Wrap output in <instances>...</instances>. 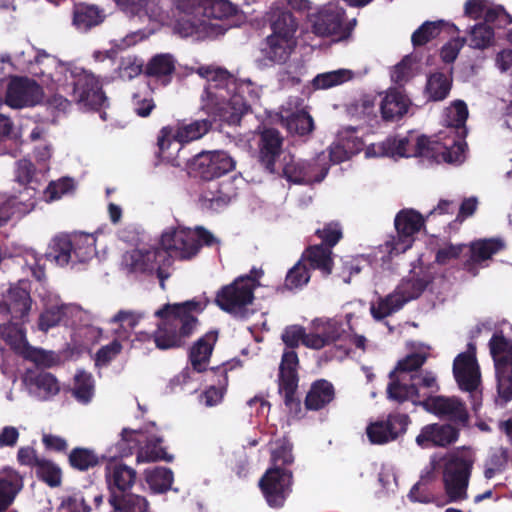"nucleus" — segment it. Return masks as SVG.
Wrapping results in <instances>:
<instances>
[{
	"label": "nucleus",
	"instance_id": "nucleus-20",
	"mask_svg": "<svg viewBox=\"0 0 512 512\" xmlns=\"http://www.w3.org/2000/svg\"><path fill=\"white\" fill-rule=\"evenodd\" d=\"M328 170L329 167L318 160H295L290 157V160L286 161L283 166L282 175L287 181L294 184L310 185L322 182L327 176Z\"/></svg>",
	"mask_w": 512,
	"mask_h": 512
},
{
	"label": "nucleus",
	"instance_id": "nucleus-12",
	"mask_svg": "<svg viewBox=\"0 0 512 512\" xmlns=\"http://www.w3.org/2000/svg\"><path fill=\"white\" fill-rule=\"evenodd\" d=\"M294 483L290 469L268 468L259 480L260 491L270 508L284 507Z\"/></svg>",
	"mask_w": 512,
	"mask_h": 512
},
{
	"label": "nucleus",
	"instance_id": "nucleus-60",
	"mask_svg": "<svg viewBox=\"0 0 512 512\" xmlns=\"http://www.w3.org/2000/svg\"><path fill=\"white\" fill-rule=\"evenodd\" d=\"M315 236L321 240L320 244L330 250L343 238L342 227L338 221L325 223L322 228L315 231Z\"/></svg>",
	"mask_w": 512,
	"mask_h": 512
},
{
	"label": "nucleus",
	"instance_id": "nucleus-46",
	"mask_svg": "<svg viewBox=\"0 0 512 512\" xmlns=\"http://www.w3.org/2000/svg\"><path fill=\"white\" fill-rule=\"evenodd\" d=\"M494 367L497 393L506 404L512 400V366L506 360H499Z\"/></svg>",
	"mask_w": 512,
	"mask_h": 512
},
{
	"label": "nucleus",
	"instance_id": "nucleus-16",
	"mask_svg": "<svg viewBox=\"0 0 512 512\" xmlns=\"http://www.w3.org/2000/svg\"><path fill=\"white\" fill-rule=\"evenodd\" d=\"M94 238L91 235L76 237L56 236L46 252L47 259L54 260L58 265H67L74 254L80 261L94 253Z\"/></svg>",
	"mask_w": 512,
	"mask_h": 512
},
{
	"label": "nucleus",
	"instance_id": "nucleus-11",
	"mask_svg": "<svg viewBox=\"0 0 512 512\" xmlns=\"http://www.w3.org/2000/svg\"><path fill=\"white\" fill-rule=\"evenodd\" d=\"M211 127L212 121L209 119L195 120L189 124H182L175 132L169 126L163 127L157 139L158 157L167 162H172L174 166H179V163H174L176 159L171 154H166L173 142L183 144L198 140L207 134Z\"/></svg>",
	"mask_w": 512,
	"mask_h": 512
},
{
	"label": "nucleus",
	"instance_id": "nucleus-40",
	"mask_svg": "<svg viewBox=\"0 0 512 512\" xmlns=\"http://www.w3.org/2000/svg\"><path fill=\"white\" fill-rule=\"evenodd\" d=\"M110 512H147L149 503L145 497L131 491L109 495Z\"/></svg>",
	"mask_w": 512,
	"mask_h": 512
},
{
	"label": "nucleus",
	"instance_id": "nucleus-59",
	"mask_svg": "<svg viewBox=\"0 0 512 512\" xmlns=\"http://www.w3.org/2000/svg\"><path fill=\"white\" fill-rule=\"evenodd\" d=\"M292 444L285 439L276 442V448L271 452V466L269 468L289 469L293 464Z\"/></svg>",
	"mask_w": 512,
	"mask_h": 512
},
{
	"label": "nucleus",
	"instance_id": "nucleus-21",
	"mask_svg": "<svg viewBox=\"0 0 512 512\" xmlns=\"http://www.w3.org/2000/svg\"><path fill=\"white\" fill-rule=\"evenodd\" d=\"M410 418L407 414L391 413L385 420L370 423L366 434L372 444L383 445L396 440L407 430Z\"/></svg>",
	"mask_w": 512,
	"mask_h": 512
},
{
	"label": "nucleus",
	"instance_id": "nucleus-25",
	"mask_svg": "<svg viewBox=\"0 0 512 512\" xmlns=\"http://www.w3.org/2000/svg\"><path fill=\"white\" fill-rule=\"evenodd\" d=\"M460 429L452 424L433 423L424 426L416 437V443L422 448L447 447L455 443Z\"/></svg>",
	"mask_w": 512,
	"mask_h": 512
},
{
	"label": "nucleus",
	"instance_id": "nucleus-63",
	"mask_svg": "<svg viewBox=\"0 0 512 512\" xmlns=\"http://www.w3.org/2000/svg\"><path fill=\"white\" fill-rule=\"evenodd\" d=\"M494 28L502 29L512 24V16L501 5L489 6L484 15V22Z\"/></svg>",
	"mask_w": 512,
	"mask_h": 512
},
{
	"label": "nucleus",
	"instance_id": "nucleus-56",
	"mask_svg": "<svg viewBox=\"0 0 512 512\" xmlns=\"http://www.w3.org/2000/svg\"><path fill=\"white\" fill-rule=\"evenodd\" d=\"M353 78V72L349 69H338L318 74L312 81L315 89H329L341 85Z\"/></svg>",
	"mask_w": 512,
	"mask_h": 512
},
{
	"label": "nucleus",
	"instance_id": "nucleus-62",
	"mask_svg": "<svg viewBox=\"0 0 512 512\" xmlns=\"http://www.w3.org/2000/svg\"><path fill=\"white\" fill-rule=\"evenodd\" d=\"M118 4L129 7L133 12L145 10L154 16H160L169 0H116Z\"/></svg>",
	"mask_w": 512,
	"mask_h": 512
},
{
	"label": "nucleus",
	"instance_id": "nucleus-27",
	"mask_svg": "<svg viewBox=\"0 0 512 512\" xmlns=\"http://www.w3.org/2000/svg\"><path fill=\"white\" fill-rule=\"evenodd\" d=\"M434 279V274L429 267H420L418 270H412L407 277H404L395 290L406 304L418 299L433 283Z\"/></svg>",
	"mask_w": 512,
	"mask_h": 512
},
{
	"label": "nucleus",
	"instance_id": "nucleus-39",
	"mask_svg": "<svg viewBox=\"0 0 512 512\" xmlns=\"http://www.w3.org/2000/svg\"><path fill=\"white\" fill-rule=\"evenodd\" d=\"M176 69V61L169 53L154 55L146 64L144 73L148 77L161 79L164 84L171 80Z\"/></svg>",
	"mask_w": 512,
	"mask_h": 512
},
{
	"label": "nucleus",
	"instance_id": "nucleus-18",
	"mask_svg": "<svg viewBox=\"0 0 512 512\" xmlns=\"http://www.w3.org/2000/svg\"><path fill=\"white\" fill-rule=\"evenodd\" d=\"M236 161L225 151L202 152L192 163L195 176L211 181L233 171Z\"/></svg>",
	"mask_w": 512,
	"mask_h": 512
},
{
	"label": "nucleus",
	"instance_id": "nucleus-22",
	"mask_svg": "<svg viewBox=\"0 0 512 512\" xmlns=\"http://www.w3.org/2000/svg\"><path fill=\"white\" fill-rule=\"evenodd\" d=\"M32 299L28 283L21 281L11 286L0 302V313L10 315L12 320L27 321Z\"/></svg>",
	"mask_w": 512,
	"mask_h": 512
},
{
	"label": "nucleus",
	"instance_id": "nucleus-7",
	"mask_svg": "<svg viewBox=\"0 0 512 512\" xmlns=\"http://www.w3.org/2000/svg\"><path fill=\"white\" fill-rule=\"evenodd\" d=\"M261 274V271L258 272L253 268L249 275L239 276L230 284L222 286L216 292L215 305L233 316L244 317L247 307L255 299L254 291L259 286Z\"/></svg>",
	"mask_w": 512,
	"mask_h": 512
},
{
	"label": "nucleus",
	"instance_id": "nucleus-6",
	"mask_svg": "<svg viewBox=\"0 0 512 512\" xmlns=\"http://www.w3.org/2000/svg\"><path fill=\"white\" fill-rule=\"evenodd\" d=\"M160 244L168 253L182 260L194 258L203 246L219 247L220 240L203 226L194 229L178 227L164 232Z\"/></svg>",
	"mask_w": 512,
	"mask_h": 512
},
{
	"label": "nucleus",
	"instance_id": "nucleus-43",
	"mask_svg": "<svg viewBox=\"0 0 512 512\" xmlns=\"http://www.w3.org/2000/svg\"><path fill=\"white\" fill-rule=\"evenodd\" d=\"M452 76L444 72H434L427 78L425 93L430 101H442L449 95L452 88Z\"/></svg>",
	"mask_w": 512,
	"mask_h": 512
},
{
	"label": "nucleus",
	"instance_id": "nucleus-47",
	"mask_svg": "<svg viewBox=\"0 0 512 512\" xmlns=\"http://www.w3.org/2000/svg\"><path fill=\"white\" fill-rule=\"evenodd\" d=\"M162 441V438L157 436L148 438L145 446L137 453V462H171L173 456L167 453L166 449L161 446Z\"/></svg>",
	"mask_w": 512,
	"mask_h": 512
},
{
	"label": "nucleus",
	"instance_id": "nucleus-48",
	"mask_svg": "<svg viewBox=\"0 0 512 512\" xmlns=\"http://www.w3.org/2000/svg\"><path fill=\"white\" fill-rule=\"evenodd\" d=\"M236 196L230 183H220L213 189H208L203 194V199L209 203V208L219 211L226 207Z\"/></svg>",
	"mask_w": 512,
	"mask_h": 512
},
{
	"label": "nucleus",
	"instance_id": "nucleus-2",
	"mask_svg": "<svg viewBox=\"0 0 512 512\" xmlns=\"http://www.w3.org/2000/svg\"><path fill=\"white\" fill-rule=\"evenodd\" d=\"M441 142L440 138L421 135L411 137H388L378 145L381 156L421 157L432 163H462L463 148L459 141L449 138Z\"/></svg>",
	"mask_w": 512,
	"mask_h": 512
},
{
	"label": "nucleus",
	"instance_id": "nucleus-54",
	"mask_svg": "<svg viewBox=\"0 0 512 512\" xmlns=\"http://www.w3.org/2000/svg\"><path fill=\"white\" fill-rule=\"evenodd\" d=\"M495 32L493 27L485 23L475 24L469 33V46L473 49L484 50L494 45Z\"/></svg>",
	"mask_w": 512,
	"mask_h": 512
},
{
	"label": "nucleus",
	"instance_id": "nucleus-15",
	"mask_svg": "<svg viewBox=\"0 0 512 512\" xmlns=\"http://www.w3.org/2000/svg\"><path fill=\"white\" fill-rule=\"evenodd\" d=\"M426 219L416 210H400L394 220L397 238L387 242L389 253L399 255L411 248L415 241V235L424 227Z\"/></svg>",
	"mask_w": 512,
	"mask_h": 512
},
{
	"label": "nucleus",
	"instance_id": "nucleus-64",
	"mask_svg": "<svg viewBox=\"0 0 512 512\" xmlns=\"http://www.w3.org/2000/svg\"><path fill=\"white\" fill-rule=\"evenodd\" d=\"M58 510L59 512H90L91 507L87 503L85 493L76 491L63 497Z\"/></svg>",
	"mask_w": 512,
	"mask_h": 512
},
{
	"label": "nucleus",
	"instance_id": "nucleus-33",
	"mask_svg": "<svg viewBox=\"0 0 512 512\" xmlns=\"http://www.w3.org/2000/svg\"><path fill=\"white\" fill-rule=\"evenodd\" d=\"M23 486V477L17 470L11 467L0 470V512L12 505Z\"/></svg>",
	"mask_w": 512,
	"mask_h": 512
},
{
	"label": "nucleus",
	"instance_id": "nucleus-50",
	"mask_svg": "<svg viewBox=\"0 0 512 512\" xmlns=\"http://www.w3.org/2000/svg\"><path fill=\"white\" fill-rule=\"evenodd\" d=\"M411 385L415 386L419 400H426L429 397H435L433 394L439 391V384L436 376L431 371L421 370L417 374H411L409 377Z\"/></svg>",
	"mask_w": 512,
	"mask_h": 512
},
{
	"label": "nucleus",
	"instance_id": "nucleus-3",
	"mask_svg": "<svg viewBox=\"0 0 512 512\" xmlns=\"http://www.w3.org/2000/svg\"><path fill=\"white\" fill-rule=\"evenodd\" d=\"M267 20L271 34L261 42L259 62L265 66L283 65L297 47L298 20L283 8L272 10Z\"/></svg>",
	"mask_w": 512,
	"mask_h": 512
},
{
	"label": "nucleus",
	"instance_id": "nucleus-26",
	"mask_svg": "<svg viewBox=\"0 0 512 512\" xmlns=\"http://www.w3.org/2000/svg\"><path fill=\"white\" fill-rule=\"evenodd\" d=\"M468 107L463 100H455L449 108L446 109V122L449 128L450 133H454L456 135H444L443 132H440L438 135L433 136L434 138H440L441 142H449L448 139L452 138L459 141L462 145L463 150L466 147V143L464 142L465 137L467 136V128L466 121L468 118ZM464 160V156L462 157V161Z\"/></svg>",
	"mask_w": 512,
	"mask_h": 512
},
{
	"label": "nucleus",
	"instance_id": "nucleus-35",
	"mask_svg": "<svg viewBox=\"0 0 512 512\" xmlns=\"http://www.w3.org/2000/svg\"><path fill=\"white\" fill-rule=\"evenodd\" d=\"M387 385V398L398 404L410 401L414 405L423 407L425 400H419L418 392L415 386L411 385L409 378L404 376L389 377Z\"/></svg>",
	"mask_w": 512,
	"mask_h": 512
},
{
	"label": "nucleus",
	"instance_id": "nucleus-53",
	"mask_svg": "<svg viewBox=\"0 0 512 512\" xmlns=\"http://www.w3.org/2000/svg\"><path fill=\"white\" fill-rule=\"evenodd\" d=\"M427 360L426 354L411 353L399 360L395 368L389 373V377L404 376L409 378L411 374H417Z\"/></svg>",
	"mask_w": 512,
	"mask_h": 512
},
{
	"label": "nucleus",
	"instance_id": "nucleus-13",
	"mask_svg": "<svg viewBox=\"0 0 512 512\" xmlns=\"http://www.w3.org/2000/svg\"><path fill=\"white\" fill-rule=\"evenodd\" d=\"M345 11L336 6H327L311 17L312 32L319 37L335 36L336 41H343L350 37L356 20L344 24Z\"/></svg>",
	"mask_w": 512,
	"mask_h": 512
},
{
	"label": "nucleus",
	"instance_id": "nucleus-8",
	"mask_svg": "<svg viewBox=\"0 0 512 512\" xmlns=\"http://www.w3.org/2000/svg\"><path fill=\"white\" fill-rule=\"evenodd\" d=\"M474 458L468 450H457L447 457L443 467V481L452 500L464 499L469 484Z\"/></svg>",
	"mask_w": 512,
	"mask_h": 512
},
{
	"label": "nucleus",
	"instance_id": "nucleus-14",
	"mask_svg": "<svg viewBox=\"0 0 512 512\" xmlns=\"http://www.w3.org/2000/svg\"><path fill=\"white\" fill-rule=\"evenodd\" d=\"M172 264L171 254L167 249L153 247L148 250H136L131 255V270L143 274L156 273L162 290H165V281L170 277L167 268Z\"/></svg>",
	"mask_w": 512,
	"mask_h": 512
},
{
	"label": "nucleus",
	"instance_id": "nucleus-61",
	"mask_svg": "<svg viewBox=\"0 0 512 512\" xmlns=\"http://www.w3.org/2000/svg\"><path fill=\"white\" fill-rule=\"evenodd\" d=\"M311 278L309 267L299 260L287 273L285 286L289 290L301 288L306 285Z\"/></svg>",
	"mask_w": 512,
	"mask_h": 512
},
{
	"label": "nucleus",
	"instance_id": "nucleus-10",
	"mask_svg": "<svg viewBox=\"0 0 512 512\" xmlns=\"http://www.w3.org/2000/svg\"><path fill=\"white\" fill-rule=\"evenodd\" d=\"M299 358L294 350L285 351L281 358L278 372V392L283 398L284 405L293 414L298 415L301 400L297 396L299 375Z\"/></svg>",
	"mask_w": 512,
	"mask_h": 512
},
{
	"label": "nucleus",
	"instance_id": "nucleus-9",
	"mask_svg": "<svg viewBox=\"0 0 512 512\" xmlns=\"http://www.w3.org/2000/svg\"><path fill=\"white\" fill-rule=\"evenodd\" d=\"M453 374L459 388L470 393L472 408L477 411L482 401V392L479 390L481 373L473 344L468 345L466 352L456 356L453 362Z\"/></svg>",
	"mask_w": 512,
	"mask_h": 512
},
{
	"label": "nucleus",
	"instance_id": "nucleus-29",
	"mask_svg": "<svg viewBox=\"0 0 512 512\" xmlns=\"http://www.w3.org/2000/svg\"><path fill=\"white\" fill-rule=\"evenodd\" d=\"M182 6L191 5L192 13L201 14L205 20L223 19L236 14L237 9L228 0H179Z\"/></svg>",
	"mask_w": 512,
	"mask_h": 512
},
{
	"label": "nucleus",
	"instance_id": "nucleus-4",
	"mask_svg": "<svg viewBox=\"0 0 512 512\" xmlns=\"http://www.w3.org/2000/svg\"><path fill=\"white\" fill-rule=\"evenodd\" d=\"M199 73L207 78V97L218 101L217 115L229 125L240 124L250 104L239 93L236 79L221 68H200Z\"/></svg>",
	"mask_w": 512,
	"mask_h": 512
},
{
	"label": "nucleus",
	"instance_id": "nucleus-44",
	"mask_svg": "<svg viewBox=\"0 0 512 512\" xmlns=\"http://www.w3.org/2000/svg\"><path fill=\"white\" fill-rule=\"evenodd\" d=\"M26 321H11L2 329V337L10 348L20 354H24L30 348L26 339L25 328L23 324Z\"/></svg>",
	"mask_w": 512,
	"mask_h": 512
},
{
	"label": "nucleus",
	"instance_id": "nucleus-32",
	"mask_svg": "<svg viewBox=\"0 0 512 512\" xmlns=\"http://www.w3.org/2000/svg\"><path fill=\"white\" fill-rule=\"evenodd\" d=\"M105 476L109 495L131 491L136 481V471L125 464L107 466Z\"/></svg>",
	"mask_w": 512,
	"mask_h": 512
},
{
	"label": "nucleus",
	"instance_id": "nucleus-5",
	"mask_svg": "<svg viewBox=\"0 0 512 512\" xmlns=\"http://www.w3.org/2000/svg\"><path fill=\"white\" fill-rule=\"evenodd\" d=\"M61 73L65 83L64 90L70 88L73 101L79 106L93 111H99L107 102L102 84L93 73L78 66H64Z\"/></svg>",
	"mask_w": 512,
	"mask_h": 512
},
{
	"label": "nucleus",
	"instance_id": "nucleus-57",
	"mask_svg": "<svg viewBox=\"0 0 512 512\" xmlns=\"http://www.w3.org/2000/svg\"><path fill=\"white\" fill-rule=\"evenodd\" d=\"M444 26L445 22L443 20L424 22L411 36L413 46L420 47L435 39Z\"/></svg>",
	"mask_w": 512,
	"mask_h": 512
},
{
	"label": "nucleus",
	"instance_id": "nucleus-41",
	"mask_svg": "<svg viewBox=\"0 0 512 512\" xmlns=\"http://www.w3.org/2000/svg\"><path fill=\"white\" fill-rule=\"evenodd\" d=\"M178 3L180 2L178 1ZM179 6L189 11L176 21L174 26L175 33L179 34L181 37H190L194 35L199 36L201 33L206 31L207 21L205 19L198 18L201 14L192 13L193 8L191 5L182 6L179 4Z\"/></svg>",
	"mask_w": 512,
	"mask_h": 512
},
{
	"label": "nucleus",
	"instance_id": "nucleus-28",
	"mask_svg": "<svg viewBox=\"0 0 512 512\" xmlns=\"http://www.w3.org/2000/svg\"><path fill=\"white\" fill-rule=\"evenodd\" d=\"M316 330V333H309L305 342L307 348L319 350L331 344L337 345V342L347 341L348 333L336 320L331 319L317 325Z\"/></svg>",
	"mask_w": 512,
	"mask_h": 512
},
{
	"label": "nucleus",
	"instance_id": "nucleus-19",
	"mask_svg": "<svg viewBox=\"0 0 512 512\" xmlns=\"http://www.w3.org/2000/svg\"><path fill=\"white\" fill-rule=\"evenodd\" d=\"M43 88L28 77H13L7 87L5 102L12 108L33 107L41 103Z\"/></svg>",
	"mask_w": 512,
	"mask_h": 512
},
{
	"label": "nucleus",
	"instance_id": "nucleus-52",
	"mask_svg": "<svg viewBox=\"0 0 512 512\" xmlns=\"http://www.w3.org/2000/svg\"><path fill=\"white\" fill-rule=\"evenodd\" d=\"M285 121L287 130L300 137L310 135L315 128L312 116L304 110L291 113Z\"/></svg>",
	"mask_w": 512,
	"mask_h": 512
},
{
	"label": "nucleus",
	"instance_id": "nucleus-17",
	"mask_svg": "<svg viewBox=\"0 0 512 512\" xmlns=\"http://www.w3.org/2000/svg\"><path fill=\"white\" fill-rule=\"evenodd\" d=\"M423 408L439 417L448 420L455 427L465 428L469 426L470 415L466 404L460 398L452 396H435L426 398Z\"/></svg>",
	"mask_w": 512,
	"mask_h": 512
},
{
	"label": "nucleus",
	"instance_id": "nucleus-37",
	"mask_svg": "<svg viewBox=\"0 0 512 512\" xmlns=\"http://www.w3.org/2000/svg\"><path fill=\"white\" fill-rule=\"evenodd\" d=\"M106 15L104 10L94 4L77 3L73 8V24L83 32L100 25Z\"/></svg>",
	"mask_w": 512,
	"mask_h": 512
},
{
	"label": "nucleus",
	"instance_id": "nucleus-51",
	"mask_svg": "<svg viewBox=\"0 0 512 512\" xmlns=\"http://www.w3.org/2000/svg\"><path fill=\"white\" fill-rule=\"evenodd\" d=\"M36 477L47 486L56 488L61 486L62 469L52 460L42 458L35 467Z\"/></svg>",
	"mask_w": 512,
	"mask_h": 512
},
{
	"label": "nucleus",
	"instance_id": "nucleus-31",
	"mask_svg": "<svg viewBox=\"0 0 512 512\" xmlns=\"http://www.w3.org/2000/svg\"><path fill=\"white\" fill-rule=\"evenodd\" d=\"M217 338V331H208L190 347L188 358L194 371L198 373L206 371Z\"/></svg>",
	"mask_w": 512,
	"mask_h": 512
},
{
	"label": "nucleus",
	"instance_id": "nucleus-1",
	"mask_svg": "<svg viewBox=\"0 0 512 512\" xmlns=\"http://www.w3.org/2000/svg\"><path fill=\"white\" fill-rule=\"evenodd\" d=\"M208 301L188 300L182 303H167L155 312L160 319L153 333L139 332L137 340L154 341L159 350L182 348L195 332L199 320L195 314H200Z\"/></svg>",
	"mask_w": 512,
	"mask_h": 512
},
{
	"label": "nucleus",
	"instance_id": "nucleus-36",
	"mask_svg": "<svg viewBox=\"0 0 512 512\" xmlns=\"http://www.w3.org/2000/svg\"><path fill=\"white\" fill-rule=\"evenodd\" d=\"M300 260L303 263L307 262L311 269L319 270L324 277L332 273L334 266L333 252L329 247H324L323 244L308 246Z\"/></svg>",
	"mask_w": 512,
	"mask_h": 512
},
{
	"label": "nucleus",
	"instance_id": "nucleus-58",
	"mask_svg": "<svg viewBox=\"0 0 512 512\" xmlns=\"http://www.w3.org/2000/svg\"><path fill=\"white\" fill-rule=\"evenodd\" d=\"M94 394V380L90 373L79 371L74 378L73 396L81 403L87 404Z\"/></svg>",
	"mask_w": 512,
	"mask_h": 512
},
{
	"label": "nucleus",
	"instance_id": "nucleus-38",
	"mask_svg": "<svg viewBox=\"0 0 512 512\" xmlns=\"http://www.w3.org/2000/svg\"><path fill=\"white\" fill-rule=\"evenodd\" d=\"M228 369L216 366L210 369L212 384L203 392L206 406H214L221 402L228 386Z\"/></svg>",
	"mask_w": 512,
	"mask_h": 512
},
{
	"label": "nucleus",
	"instance_id": "nucleus-49",
	"mask_svg": "<svg viewBox=\"0 0 512 512\" xmlns=\"http://www.w3.org/2000/svg\"><path fill=\"white\" fill-rule=\"evenodd\" d=\"M68 463L74 470L85 472L99 465V456L89 448L75 447L68 454Z\"/></svg>",
	"mask_w": 512,
	"mask_h": 512
},
{
	"label": "nucleus",
	"instance_id": "nucleus-34",
	"mask_svg": "<svg viewBox=\"0 0 512 512\" xmlns=\"http://www.w3.org/2000/svg\"><path fill=\"white\" fill-rule=\"evenodd\" d=\"M334 385L326 379H317L310 385L304 405L306 410L319 411L335 399Z\"/></svg>",
	"mask_w": 512,
	"mask_h": 512
},
{
	"label": "nucleus",
	"instance_id": "nucleus-42",
	"mask_svg": "<svg viewBox=\"0 0 512 512\" xmlns=\"http://www.w3.org/2000/svg\"><path fill=\"white\" fill-rule=\"evenodd\" d=\"M404 305V299L401 298L394 289L388 295L384 297L380 296L375 302H372L370 305V313L375 320L381 321L401 310Z\"/></svg>",
	"mask_w": 512,
	"mask_h": 512
},
{
	"label": "nucleus",
	"instance_id": "nucleus-55",
	"mask_svg": "<svg viewBox=\"0 0 512 512\" xmlns=\"http://www.w3.org/2000/svg\"><path fill=\"white\" fill-rule=\"evenodd\" d=\"M146 482L154 493L167 492L173 483V472L169 468L156 467L146 471Z\"/></svg>",
	"mask_w": 512,
	"mask_h": 512
},
{
	"label": "nucleus",
	"instance_id": "nucleus-24",
	"mask_svg": "<svg viewBox=\"0 0 512 512\" xmlns=\"http://www.w3.org/2000/svg\"><path fill=\"white\" fill-rule=\"evenodd\" d=\"M467 248L469 257L462 262L461 268L468 274L477 276L479 266L503 250L505 243L500 238H484L472 241Z\"/></svg>",
	"mask_w": 512,
	"mask_h": 512
},
{
	"label": "nucleus",
	"instance_id": "nucleus-45",
	"mask_svg": "<svg viewBox=\"0 0 512 512\" xmlns=\"http://www.w3.org/2000/svg\"><path fill=\"white\" fill-rule=\"evenodd\" d=\"M71 308L67 304L51 305L46 307L38 318V328L43 332L61 324H66Z\"/></svg>",
	"mask_w": 512,
	"mask_h": 512
},
{
	"label": "nucleus",
	"instance_id": "nucleus-23",
	"mask_svg": "<svg viewBox=\"0 0 512 512\" xmlns=\"http://www.w3.org/2000/svg\"><path fill=\"white\" fill-rule=\"evenodd\" d=\"M283 141V136L276 128L264 127L259 132L258 160L264 169L271 174L277 172L276 163L283 151Z\"/></svg>",
	"mask_w": 512,
	"mask_h": 512
},
{
	"label": "nucleus",
	"instance_id": "nucleus-30",
	"mask_svg": "<svg viewBox=\"0 0 512 512\" xmlns=\"http://www.w3.org/2000/svg\"><path fill=\"white\" fill-rule=\"evenodd\" d=\"M410 99L402 92L392 89L379 102V111L384 122L401 120L408 112Z\"/></svg>",
	"mask_w": 512,
	"mask_h": 512
}]
</instances>
